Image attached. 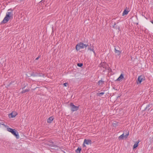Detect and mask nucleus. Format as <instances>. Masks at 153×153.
I'll list each match as a JSON object with an SVG mask.
<instances>
[{
  "instance_id": "nucleus-27",
  "label": "nucleus",
  "mask_w": 153,
  "mask_h": 153,
  "mask_svg": "<svg viewBox=\"0 0 153 153\" xmlns=\"http://www.w3.org/2000/svg\"><path fill=\"white\" fill-rule=\"evenodd\" d=\"M40 56H38L37 58H36V60H38L40 58Z\"/></svg>"
},
{
  "instance_id": "nucleus-23",
  "label": "nucleus",
  "mask_w": 153,
  "mask_h": 153,
  "mask_svg": "<svg viewBox=\"0 0 153 153\" xmlns=\"http://www.w3.org/2000/svg\"><path fill=\"white\" fill-rule=\"evenodd\" d=\"M118 125V123L116 122H114L113 123V126L116 127Z\"/></svg>"
},
{
  "instance_id": "nucleus-21",
  "label": "nucleus",
  "mask_w": 153,
  "mask_h": 153,
  "mask_svg": "<svg viewBox=\"0 0 153 153\" xmlns=\"http://www.w3.org/2000/svg\"><path fill=\"white\" fill-rule=\"evenodd\" d=\"M139 142H137L136 143H135L134 146H133V149H134V148H136L138 146V143H139Z\"/></svg>"
},
{
  "instance_id": "nucleus-4",
  "label": "nucleus",
  "mask_w": 153,
  "mask_h": 153,
  "mask_svg": "<svg viewBox=\"0 0 153 153\" xmlns=\"http://www.w3.org/2000/svg\"><path fill=\"white\" fill-rule=\"evenodd\" d=\"M30 76L33 77L42 76L44 77L45 75L44 74L39 72H32L30 74Z\"/></svg>"
},
{
  "instance_id": "nucleus-13",
  "label": "nucleus",
  "mask_w": 153,
  "mask_h": 153,
  "mask_svg": "<svg viewBox=\"0 0 153 153\" xmlns=\"http://www.w3.org/2000/svg\"><path fill=\"white\" fill-rule=\"evenodd\" d=\"M114 52L115 53L117 54V55L118 56L120 55L121 53V52L120 51L117 50L116 48H115L114 49Z\"/></svg>"
},
{
  "instance_id": "nucleus-25",
  "label": "nucleus",
  "mask_w": 153,
  "mask_h": 153,
  "mask_svg": "<svg viewBox=\"0 0 153 153\" xmlns=\"http://www.w3.org/2000/svg\"><path fill=\"white\" fill-rule=\"evenodd\" d=\"M68 83H64V84H63V85L65 86H66V87H67V86L68 85Z\"/></svg>"
},
{
  "instance_id": "nucleus-11",
  "label": "nucleus",
  "mask_w": 153,
  "mask_h": 153,
  "mask_svg": "<svg viewBox=\"0 0 153 153\" xmlns=\"http://www.w3.org/2000/svg\"><path fill=\"white\" fill-rule=\"evenodd\" d=\"M84 143L87 145L91 144V140L85 139L84 140Z\"/></svg>"
},
{
  "instance_id": "nucleus-22",
  "label": "nucleus",
  "mask_w": 153,
  "mask_h": 153,
  "mask_svg": "<svg viewBox=\"0 0 153 153\" xmlns=\"http://www.w3.org/2000/svg\"><path fill=\"white\" fill-rule=\"evenodd\" d=\"M113 28H118L119 29H120V27H117V26L116 25V23L115 22L114 23V25L113 26Z\"/></svg>"
},
{
  "instance_id": "nucleus-6",
  "label": "nucleus",
  "mask_w": 153,
  "mask_h": 153,
  "mask_svg": "<svg viewBox=\"0 0 153 153\" xmlns=\"http://www.w3.org/2000/svg\"><path fill=\"white\" fill-rule=\"evenodd\" d=\"M70 106L71 108V111L72 112L77 111L78 110L79 108V106H75V105H74L73 103H71L70 104Z\"/></svg>"
},
{
  "instance_id": "nucleus-26",
  "label": "nucleus",
  "mask_w": 153,
  "mask_h": 153,
  "mask_svg": "<svg viewBox=\"0 0 153 153\" xmlns=\"http://www.w3.org/2000/svg\"><path fill=\"white\" fill-rule=\"evenodd\" d=\"M106 70H108V71H111V69L108 67V68L106 69Z\"/></svg>"
},
{
  "instance_id": "nucleus-14",
  "label": "nucleus",
  "mask_w": 153,
  "mask_h": 153,
  "mask_svg": "<svg viewBox=\"0 0 153 153\" xmlns=\"http://www.w3.org/2000/svg\"><path fill=\"white\" fill-rule=\"evenodd\" d=\"M53 117H50L47 120V122L49 123H51L53 119Z\"/></svg>"
},
{
  "instance_id": "nucleus-7",
  "label": "nucleus",
  "mask_w": 153,
  "mask_h": 153,
  "mask_svg": "<svg viewBox=\"0 0 153 153\" xmlns=\"http://www.w3.org/2000/svg\"><path fill=\"white\" fill-rule=\"evenodd\" d=\"M125 133L124 132L121 135H120L119 137H118V139L120 140H123V139L124 137H125L126 138L129 135V132H127L124 135Z\"/></svg>"
},
{
  "instance_id": "nucleus-5",
  "label": "nucleus",
  "mask_w": 153,
  "mask_h": 153,
  "mask_svg": "<svg viewBox=\"0 0 153 153\" xmlns=\"http://www.w3.org/2000/svg\"><path fill=\"white\" fill-rule=\"evenodd\" d=\"M145 80V77L143 75L139 76L137 80V84H140L141 82Z\"/></svg>"
},
{
  "instance_id": "nucleus-16",
  "label": "nucleus",
  "mask_w": 153,
  "mask_h": 153,
  "mask_svg": "<svg viewBox=\"0 0 153 153\" xmlns=\"http://www.w3.org/2000/svg\"><path fill=\"white\" fill-rule=\"evenodd\" d=\"M123 78V74H121L120 76L116 80L120 81Z\"/></svg>"
},
{
  "instance_id": "nucleus-30",
  "label": "nucleus",
  "mask_w": 153,
  "mask_h": 153,
  "mask_svg": "<svg viewBox=\"0 0 153 153\" xmlns=\"http://www.w3.org/2000/svg\"><path fill=\"white\" fill-rule=\"evenodd\" d=\"M151 22L153 24V20L151 21Z\"/></svg>"
},
{
  "instance_id": "nucleus-28",
  "label": "nucleus",
  "mask_w": 153,
  "mask_h": 153,
  "mask_svg": "<svg viewBox=\"0 0 153 153\" xmlns=\"http://www.w3.org/2000/svg\"><path fill=\"white\" fill-rule=\"evenodd\" d=\"M149 105H148V106H146V109H147V108H149Z\"/></svg>"
},
{
  "instance_id": "nucleus-31",
  "label": "nucleus",
  "mask_w": 153,
  "mask_h": 153,
  "mask_svg": "<svg viewBox=\"0 0 153 153\" xmlns=\"http://www.w3.org/2000/svg\"><path fill=\"white\" fill-rule=\"evenodd\" d=\"M105 71V70H104L103 71Z\"/></svg>"
},
{
  "instance_id": "nucleus-29",
  "label": "nucleus",
  "mask_w": 153,
  "mask_h": 153,
  "mask_svg": "<svg viewBox=\"0 0 153 153\" xmlns=\"http://www.w3.org/2000/svg\"><path fill=\"white\" fill-rule=\"evenodd\" d=\"M85 144H84V143H83V147H85Z\"/></svg>"
},
{
  "instance_id": "nucleus-12",
  "label": "nucleus",
  "mask_w": 153,
  "mask_h": 153,
  "mask_svg": "<svg viewBox=\"0 0 153 153\" xmlns=\"http://www.w3.org/2000/svg\"><path fill=\"white\" fill-rule=\"evenodd\" d=\"M16 113L13 112L9 114V117L10 118H13L16 117Z\"/></svg>"
},
{
  "instance_id": "nucleus-24",
  "label": "nucleus",
  "mask_w": 153,
  "mask_h": 153,
  "mask_svg": "<svg viewBox=\"0 0 153 153\" xmlns=\"http://www.w3.org/2000/svg\"><path fill=\"white\" fill-rule=\"evenodd\" d=\"M77 65L79 67H81L82 66L83 64L82 63H78Z\"/></svg>"
},
{
  "instance_id": "nucleus-8",
  "label": "nucleus",
  "mask_w": 153,
  "mask_h": 153,
  "mask_svg": "<svg viewBox=\"0 0 153 153\" xmlns=\"http://www.w3.org/2000/svg\"><path fill=\"white\" fill-rule=\"evenodd\" d=\"M99 66L101 68L102 67L105 68V70H106V69L108 68V65L105 62H101L99 65Z\"/></svg>"
},
{
  "instance_id": "nucleus-19",
  "label": "nucleus",
  "mask_w": 153,
  "mask_h": 153,
  "mask_svg": "<svg viewBox=\"0 0 153 153\" xmlns=\"http://www.w3.org/2000/svg\"><path fill=\"white\" fill-rule=\"evenodd\" d=\"M104 94V92L98 93L97 94V96L101 97V96L103 95Z\"/></svg>"
},
{
  "instance_id": "nucleus-10",
  "label": "nucleus",
  "mask_w": 153,
  "mask_h": 153,
  "mask_svg": "<svg viewBox=\"0 0 153 153\" xmlns=\"http://www.w3.org/2000/svg\"><path fill=\"white\" fill-rule=\"evenodd\" d=\"M27 85V84H26V85L24 84V87H22V89H23V90L21 92V93L22 94H23V93H25V92H28V91H30V89L29 88L27 89H25V90L24 89L26 86Z\"/></svg>"
},
{
  "instance_id": "nucleus-1",
  "label": "nucleus",
  "mask_w": 153,
  "mask_h": 153,
  "mask_svg": "<svg viewBox=\"0 0 153 153\" xmlns=\"http://www.w3.org/2000/svg\"><path fill=\"white\" fill-rule=\"evenodd\" d=\"M13 10L9 9L8 10V12L6 13L5 17L1 22V23L3 24L6 23L9 21L10 19L12 18L13 16Z\"/></svg>"
},
{
  "instance_id": "nucleus-9",
  "label": "nucleus",
  "mask_w": 153,
  "mask_h": 153,
  "mask_svg": "<svg viewBox=\"0 0 153 153\" xmlns=\"http://www.w3.org/2000/svg\"><path fill=\"white\" fill-rule=\"evenodd\" d=\"M47 144L50 146L53 147H54L55 148H57L58 147L57 146L54 144L53 142L51 141H49L47 143Z\"/></svg>"
},
{
  "instance_id": "nucleus-17",
  "label": "nucleus",
  "mask_w": 153,
  "mask_h": 153,
  "mask_svg": "<svg viewBox=\"0 0 153 153\" xmlns=\"http://www.w3.org/2000/svg\"><path fill=\"white\" fill-rule=\"evenodd\" d=\"M129 12V11L128 10H124V11L123 12V13L122 14L123 16H124V15H127L128 14V12Z\"/></svg>"
},
{
  "instance_id": "nucleus-20",
  "label": "nucleus",
  "mask_w": 153,
  "mask_h": 153,
  "mask_svg": "<svg viewBox=\"0 0 153 153\" xmlns=\"http://www.w3.org/2000/svg\"><path fill=\"white\" fill-rule=\"evenodd\" d=\"M104 82L102 80H100L98 82V84L99 85H101L103 84Z\"/></svg>"
},
{
  "instance_id": "nucleus-32",
  "label": "nucleus",
  "mask_w": 153,
  "mask_h": 153,
  "mask_svg": "<svg viewBox=\"0 0 153 153\" xmlns=\"http://www.w3.org/2000/svg\"><path fill=\"white\" fill-rule=\"evenodd\" d=\"M2 125H4V124H1Z\"/></svg>"
},
{
  "instance_id": "nucleus-15",
  "label": "nucleus",
  "mask_w": 153,
  "mask_h": 153,
  "mask_svg": "<svg viewBox=\"0 0 153 153\" xmlns=\"http://www.w3.org/2000/svg\"><path fill=\"white\" fill-rule=\"evenodd\" d=\"M89 47L88 48V50H90L91 51H93L94 53V49H93V45H91V44H90V45H89V46H88Z\"/></svg>"
},
{
  "instance_id": "nucleus-18",
  "label": "nucleus",
  "mask_w": 153,
  "mask_h": 153,
  "mask_svg": "<svg viewBox=\"0 0 153 153\" xmlns=\"http://www.w3.org/2000/svg\"><path fill=\"white\" fill-rule=\"evenodd\" d=\"M81 149H82L80 148H79L78 147L77 149L76 150V152L77 153H80Z\"/></svg>"
},
{
  "instance_id": "nucleus-3",
  "label": "nucleus",
  "mask_w": 153,
  "mask_h": 153,
  "mask_svg": "<svg viewBox=\"0 0 153 153\" xmlns=\"http://www.w3.org/2000/svg\"><path fill=\"white\" fill-rule=\"evenodd\" d=\"M88 46H89L88 44H84L82 42H80L76 45V49L77 51H78L80 49L85 48Z\"/></svg>"
},
{
  "instance_id": "nucleus-2",
  "label": "nucleus",
  "mask_w": 153,
  "mask_h": 153,
  "mask_svg": "<svg viewBox=\"0 0 153 153\" xmlns=\"http://www.w3.org/2000/svg\"><path fill=\"white\" fill-rule=\"evenodd\" d=\"M7 129L8 131L11 132L13 135L15 136L17 139L19 138V135L18 132L16 130L10 128H7Z\"/></svg>"
}]
</instances>
